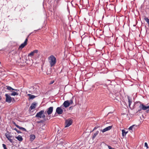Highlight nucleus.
I'll return each instance as SVG.
<instances>
[{
	"label": "nucleus",
	"mask_w": 149,
	"mask_h": 149,
	"mask_svg": "<svg viewBox=\"0 0 149 149\" xmlns=\"http://www.w3.org/2000/svg\"><path fill=\"white\" fill-rule=\"evenodd\" d=\"M18 128H19V129L22 130L23 131H26V129L22 127H20L19 126L18 127Z\"/></svg>",
	"instance_id": "obj_23"
},
{
	"label": "nucleus",
	"mask_w": 149,
	"mask_h": 149,
	"mask_svg": "<svg viewBox=\"0 0 149 149\" xmlns=\"http://www.w3.org/2000/svg\"><path fill=\"white\" fill-rule=\"evenodd\" d=\"M144 146H145V147H146V148L147 149H148V144H147V143L145 142L144 143Z\"/></svg>",
	"instance_id": "obj_27"
},
{
	"label": "nucleus",
	"mask_w": 149,
	"mask_h": 149,
	"mask_svg": "<svg viewBox=\"0 0 149 149\" xmlns=\"http://www.w3.org/2000/svg\"><path fill=\"white\" fill-rule=\"evenodd\" d=\"M100 84L99 83L96 82L95 83V84L93 86V87H95V86H97L98 85H100Z\"/></svg>",
	"instance_id": "obj_25"
},
{
	"label": "nucleus",
	"mask_w": 149,
	"mask_h": 149,
	"mask_svg": "<svg viewBox=\"0 0 149 149\" xmlns=\"http://www.w3.org/2000/svg\"><path fill=\"white\" fill-rule=\"evenodd\" d=\"M97 86H95V87H94V88H97Z\"/></svg>",
	"instance_id": "obj_40"
},
{
	"label": "nucleus",
	"mask_w": 149,
	"mask_h": 149,
	"mask_svg": "<svg viewBox=\"0 0 149 149\" xmlns=\"http://www.w3.org/2000/svg\"><path fill=\"white\" fill-rule=\"evenodd\" d=\"M5 136L6 137L8 140L10 141V142L12 143H13L14 141H13V139H14V136L12 135H10L8 133H6L5 134Z\"/></svg>",
	"instance_id": "obj_2"
},
{
	"label": "nucleus",
	"mask_w": 149,
	"mask_h": 149,
	"mask_svg": "<svg viewBox=\"0 0 149 149\" xmlns=\"http://www.w3.org/2000/svg\"><path fill=\"white\" fill-rule=\"evenodd\" d=\"M15 138L18 140L20 141H22L23 140L22 136L19 135H18Z\"/></svg>",
	"instance_id": "obj_16"
},
{
	"label": "nucleus",
	"mask_w": 149,
	"mask_h": 149,
	"mask_svg": "<svg viewBox=\"0 0 149 149\" xmlns=\"http://www.w3.org/2000/svg\"><path fill=\"white\" fill-rule=\"evenodd\" d=\"M14 130H15L18 133H21L22 132L19 130H18L16 128L14 129Z\"/></svg>",
	"instance_id": "obj_26"
},
{
	"label": "nucleus",
	"mask_w": 149,
	"mask_h": 149,
	"mask_svg": "<svg viewBox=\"0 0 149 149\" xmlns=\"http://www.w3.org/2000/svg\"><path fill=\"white\" fill-rule=\"evenodd\" d=\"M40 29H38V30H35L34 31V32L37 31L38 30H40Z\"/></svg>",
	"instance_id": "obj_36"
},
{
	"label": "nucleus",
	"mask_w": 149,
	"mask_h": 149,
	"mask_svg": "<svg viewBox=\"0 0 149 149\" xmlns=\"http://www.w3.org/2000/svg\"><path fill=\"white\" fill-rule=\"evenodd\" d=\"M139 107L140 108V110H138V111H140L141 110H146L149 108V104H147L146 106H145L143 104H141L139 105Z\"/></svg>",
	"instance_id": "obj_6"
},
{
	"label": "nucleus",
	"mask_w": 149,
	"mask_h": 149,
	"mask_svg": "<svg viewBox=\"0 0 149 149\" xmlns=\"http://www.w3.org/2000/svg\"><path fill=\"white\" fill-rule=\"evenodd\" d=\"M3 146L4 149H7L6 147V145L4 144H3Z\"/></svg>",
	"instance_id": "obj_29"
},
{
	"label": "nucleus",
	"mask_w": 149,
	"mask_h": 149,
	"mask_svg": "<svg viewBox=\"0 0 149 149\" xmlns=\"http://www.w3.org/2000/svg\"><path fill=\"white\" fill-rule=\"evenodd\" d=\"M73 120L71 119H66L65 120V127H68L70 126L72 123Z\"/></svg>",
	"instance_id": "obj_5"
},
{
	"label": "nucleus",
	"mask_w": 149,
	"mask_h": 149,
	"mask_svg": "<svg viewBox=\"0 0 149 149\" xmlns=\"http://www.w3.org/2000/svg\"><path fill=\"white\" fill-rule=\"evenodd\" d=\"M13 124H14V125H15V126L17 128H18V127L19 126V125H17V124H16L15 123V122H13Z\"/></svg>",
	"instance_id": "obj_28"
},
{
	"label": "nucleus",
	"mask_w": 149,
	"mask_h": 149,
	"mask_svg": "<svg viewBox=\"0 0 149 149\" xmlns=\"http://www.w3.org/2000/svg\"><path fill=\"white\" fill-rule=\"evenodd\" d=\"M99 133L98 131H97L95 133L93 134L92 136V139L93 140L96 137V136Z\"/></svg>",
	"instance_id": "obj_19"
},
{
	"label": "nucleus",
	"mask_w": 149,
	"mask_h": 149,
	"mask_svg": "<svg viewBox=\"0 0 149 149\" xmlns=\"http://www.w3.org/2000/svg\"><path fill=\"white\" fill-rule=\"evenodd\" d=\"M33 32L31 33L28 36L27 38H28L29 36Z\"/></svg>",
	"instance_id": "obj_35"
},
{
	"label": "nucleus",
	"mask_w": 149,
	"mask_h": 149,
	"mask_svg": "<svg viewBox=\"0 0 149 149\" xmlns=\"http://www.w3.org/2000/svg\"><path fill=\"white\" fill-rule=\"evenodd\" d=\"M146 112H147V113H148V112H149V109L148 108V109L147 110H146Z\"/></svg>",
	"instance_id": "obj_34"
},
{
	"label": "nucleus",
	"mask_w": 149,
	"mask_h": 149,
	"mask_svg": "<svg viewBox=\"0 0 149 149\" xmlns=\"http://www.w3.org/2000/svg\"><path fill=\"white\" fill-rule=\"evenodd\" d=\"M44 112V110H42L36 114L35 117L37 118H42V115L45 113Z\"/></svg>",
	"instance_id": "obj_7"
},
{
	"label": "nucleus",
	"mask_w": 149,
	"mask_h": 149,
	"mask_svg": "<svg viewBox=\"0 0 149 149\" xmlns=\"http://www.w3.org/2000/svg\"><path fill=\"white\" fill-rule=\"evenodd\" d=\"M62 105L60 107H58L56 109V112L58 114H62L63 112V110L61 108H62Z\"/></svg>",
	"instance_id": "obj_8"
},
{
	"label": "nucleus",
	"mask_w": 149,
	"mask_h": 149,
	"mask_svg": "<svg viewBox=\"0 0 149 149\" xmlns=\"http://www.w3.org/2000/svg\"><path fill=\"white\" fill-rule=\"evenodd\" d=\"M14 89V91H17V89Z\"/></svg>",
	"instance_id": "obj_38"
},
{
	"label": "nucleus",
	"mask_w": 149,
	"mask_h": 149,
	"mask_svg": "<svg viewBox=\"0 0 149 149\" xmlns=\"http://www.w3.org/2000/svg\"><path fill=\"white\" fill-rule=\"evenodd\" d=\"M38 51L37 50H35L33 52L30 53L28 54V56H30L31 58H32L33 56L34 55V54L35 53H37L38 52Z\"/></svg>",
	"instance_id": "obj_11"
},
{
	"label": "nucleus",
	"mask_w": 149,
	"mask_h": 149,
	"mask_svg": "<svg viewBox=\"0 0 149 149\" xmlns=\"http://www.w3.org/2000/svg\"><path fill=\"white\" fill-rule=\"evenodd\" d=\"M12 101H15V99L14 98H12Z\"/></svg>",
	"instance_id": "obj_33"
},
{
	"label": "nucleus",
	"mask_w": 149,
	"mask_h": 149,
	"mask_svg": "<svg viewBox=\"0 0 149 149\" xmlns=\"http://www.w3.org/2000/svg\"><path fill=\"white\" fill-rule=\"evenodd\" d=\"M53 110V107H50L47 109L44 113L45 114H48L49 115L52 113Z\"/></svg>",
	"instance_id": "obj_3"
},
{
	"label": "nucleus",
	"mask_w": 149,
	"mask_h": 149,
	"mask_svg": "<svg viewBox=\"0 0 149 149\" xmlns=\"http://www.w3.org/2000/svg\"><path fill=\"white\" fill-rule=\"evenodd\" d=\"M11 96L17 95H18V93H17V92L13 91L10 94Z\"/></svg>",
	"instance_id": "obj_22"
},
{
	"label": "nucleus",
	"mask_w": 149,
	"mask_h": 149,
	"mask_svg": "<svg viewBox=\"0 0 149 149\" xmlns=\"http://www.w3.org/2000/svg\"><path fill=\"white\" fill-rule=\"evenodd\" d=\"M42 118L45 121L46 120H47L48 119H49L50 118V116H47V119L46 118V116L44 114H42Z\"/></svg>",
	"instance_id": "obj_14"
},
{
	"label": "nucleus",
	"mask_w": 149,
	"mask_h": 149,
	"mask_svg": "<svg viewBox=\"0 0 149 149\" xmlns=\"http://www.w3.org/2000/svg\"><path fill=\"white\" fill-rule=\"evenodd\" d=\"M5 96L6 97V101L8 103L11 102L12 100L11 97L8 94H6Z\"/></svg>",
	"instance_id": "obj_9"
},
{
	"label": "nucleus",
	"mask_w": 149,
	"mask_h": 149,
	"mask_svg": "<svg viewBox=\"0 0 149 149\" xmlns=\"http://www.w3.org/2000/svg\"><path fill=\"white\" fill-rule=\"evenodd\" d=\"M54 81H52L50 83V84H52L54 82Z\"/></svg>",
	"instance_id": "obj_32"
},
{
	"label": "nucleus",
	"mask_w": 149,
	"mask_h": 149,
	"mask_svg": "<svg viewBox=\"0 0 149 149\" xmlns=\"http://www.w3.org/2000/svg\"><path fill=\"white\" fill-rule=\"evenodd\" d=\"M36 149V148H34V149Z\"/></svg>",
	"instance_id": "obj_41"
},
{
	"label": "nucleus",
	"mask_w": 149,
	"mask_h": 149,
	"mask_svg": "<svg viewBox=\"0 0 149 149\" xmlns=\"http://www.w3.org/2000/svg\"><path fill=\"white\" fill-rule=\"evenodd\" d=\"M48 60L51 67L55 65L56 63V59L53 55L50 56L48 58Z\"/></svg>",
	"instance_id": "obj_1"
},
{
	"label": "nucleus",
	"mask_w": 149,
	"mask_h": 149,
	"mask_svg": "<svg viewBox=\"0 0 149 149\" xmlns=\"http://www.w3.org/2000/svg\"><path fill=\"white\" fill-rule=\"evenodd\" d=\"M28 40L27 38H26L24 43H22L20 45L19 47V49L21 48L22 49L24 48V46L27 45V41Z\"/></svg>",
	"instance_id": "obj_10"
},
{
	"label": "nucleus",
	"mask_w": 149,
	"mask_h": 149,
	"mask_svg": "<svg viewBox=\"0 0 149 149\" xmlns=\"http://www.w3.org/2000/svg\"><path fill=\"white\" fill-rule=\"evenodd\" d=\"M73 103V101L72 100H70L69 101L67 100L65 101L63 105V106H62L63 107H68L70 104H71Z\"/></svg>",
	"instance_id": "obj_4"
},
{
	"label": "nucleus",
	"mask_w": 149,
	"mask_h": 149,
	"mask_svg": "<svg viewBox=\"0 0 149 149\" xmlns=\"http://www.w3.org/2000/svg\"><path fill=\"white\" fill-rule=\"evenodd\" d=\"M112 127H113V126L112 125L108 126V127H106L105 128H104V129H103L102 130V132L103 133H104V132H105L109 130H111L112 128Z\"/></svg>",
	"instance_id": "obj_12"
},
{
	"label": "nucleus",
	"mask_w": 149,
	"mask_h": 149,
	"mask_svg": "<svg viewBox=\"0 0 149 149\" xmlns=\"http://www.w3.org/2000/svg\"><path fill=\"white\" fill-rule=\"evenodd\" d=\"M35 136L33 134H32L30 136V139L31 141H33L35 138Z\"/></svg>",
	"instance_id": "obj_18"
},
{
	"label": "nucleus",
	"mask_w": 149,
	"mask_h": 149,
	"mask_svg": "<svg viewBox=\"0 0 149 149\" xmlns=\"http://www.w3.org/2000/svg\"><path fill=\"white\" fill-rule=\"evenodd\" d=\"M127 98H128V101L129 107H130V108H131L130 105L131 104V103H132V101L131 100L130 97L129 96H128Z\"/></svg>",
	"instance_id": "obj_17"
},
{
	"label": "nucleus",
	"mask_w": 149,
	"mask_h": 149,
	"mask_svg": "<svg viewBox=\"0 0 149 149\" xmlns=\"http://www.w3.org/2000/svg\"><path fill=\"white\" fill-rule=\"evenodd\" d=\"M96 127H95L93 129V130H95L96 129Z\"/></svg>",
	"instance_id": "obj_37"
},
{
	"label": "nucleus",
	"mask_w": 149,
	"mask_h": 149,
	"mask_svg": "<svg viewBox=\"0 0 149 149\" xmlns=\"http://www.w3.org/2000/svg\"><path fill=\"white\" fill-rule=\"evenodd\" d=\"M108 148L109 149H116L113 148H112L110 146H108Z\"/></svg>",
	"instance_id": "obj_31"
},
{
	"label": "nucleus",
	"mask_w": 149,
	"mask_h": 149,
	"mask_svg": "<svg viewBox=\"0 0 149 149\" xmlns=\"http://www.w3.org/2000/svg\"><path fill=\"white\" fill-rule=\"evenodd\" d=\"M6 87H7V89L11 91H12V90H14V88L10 86H7Z\"/></svg>",
	"instance_id": "obj_21"
},
{
	"label": "nucleus",
	"mask_w": 149,
	"mask_h": 149,
	"mask_svg": "<svg viewBox=\"0 0 149 149\" xmlns=\"http://www.w3.org/2000/svg\"><path fill=\"white\" fill-rule=\"evenodd\" d=\"M37 104V103L35 102H33L31 105L30 109H31V110H32L34 109L36 106V105Z\"/></svg>",
	"instance_id": "obj_13"
},
{
	"label": "nucleus",
	"mask_w": 149,
	"mask_h": 149,
	"mask_svg": "<svg viewBox=\"0 0 149 149\" xmlns=\"http://www.w3.org/2000/svg\"><path fill=\"white\" fill-rule=\"evenodd\" d=\"M1 96H0V100H1Z\"/></svg>",
	"instance_id": "obj_39"
},
{
	"label": "nucleus",
	"mask_w": 149,
	"mask_h": 149,
	"mask_svg": "<svg viewBox=\"0 0 149 149\" xmlns=\"http://www.w3.org/2000/svg\"><path fill=\"white\" fill-rule=\"evenodd\" d=\"M134 125H133L130 127L129 128V130H132V128H133V126H134Z\"/></svg>",
	"instance_id": "obj_30"
},
{
	"label": "nucleus",
	"mask_w": 149,
	"mask_h": 149,
	"mask_svg": "<svg viewBox=\"0 0 149 149\" xmlns=\"http://www.w3.org/2000/svg\"><path fill=\"white\" fill-rule=\"evenodd\" d=\"M27 95L29 96V100H33L36 97L35 96L33 95H31V94H28Z\"/></svg>",
	"instance_id": "obj_15"
},
{
	"label": "nucleus",
	"mask_w": 149,
	"mask_h": 149,
	"mask_svg": "<svg viewBox=\"0 0 149 149\" xmlns=\"http://www.w3.org/2000/svg\"><path fill=\"white\" fill-rule=\"evenodd\" d=\"M122 136H125L127 132H126L124 130H122Z\"/></svg>",
	"instance_id": "obj_20"
},
{
	"label": "nucleus",
	"mask_w": 149,
	"mask_h": 149,
	"mask_svg": "<svg viewBox=\"0 0 149 149\" xmlns=\"http://www.w3.org/2000/svg\"><path fill=\"white\" fill-rule=\"evenodd\" d=\"M100 85H102L101 87L104 88H105L106 87H107V85L105 84H100Z\"/></svg>",
	"instance_id": "obj_24"
}]
</instances>
